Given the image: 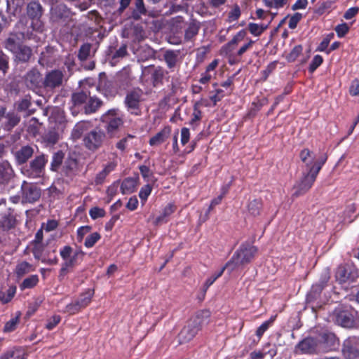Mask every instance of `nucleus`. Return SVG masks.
<instances>
[{
	"instance_id": "dca6fc26",
	"label": "nucleus",
	"mask_w": 359,
	"mask_h": 359,
	"mask_svg": "<svg viewBox=\"0 0 359 359\" xmlns=\"http://www.w3.org/2000/svg\"><path fill=\"white\" fill-rule=\"evenodd\" d=\"M247 36L245 29H241L238 32L232 39L221 48V54L231 55V52L234 51L238 44L243 41Z\"/></svg>"
},
{
	"instance_id": "a18cd8bd",
	"label": "nucleus",
	"mask_w": 359,
	"mask_h": 359,
	"mask_svg": "<svg viewBox=\"0 0 359 359\" xmlns=\"http://www.w3.org/2000/svg\"><path fill=\"white\" fill-rule=\"evenodd\" d=\"M276 318V315L272 316L268 320L264 322L256 330V336L261 338L264 332L272 325Z\"/></svg>"
},
{
	"instance_id": "4c0bfd02",
	"label": "nucleus",
	"mask_w": 359,
	"mask_h": 359,
	"mask_svg": "<svg viewBox=\"0 0 359 359\" xmlns=\"http://www.w3.org/2000/svg\"><path fill=\"white\" fill-rule=\"evenodd\" d=\"M35 268L29 262L23 261L17 264L15 270L18 278L23 277L27 273L34 271Z\"/></svg>"
},
{
	"instance_id": "f257e3e1",
	"label": "nucleus",
	"mask_w": 359,
	"mask_h": 359,
	"mask_svg": "<svg viewBox=\"0 0 359 359\" xmlns=\"http://www.w3.org/2000/svg\"><path fill=\"white\" fill-rule=\"evenodd\" d=\"M299 158L304 164L305 170L302 177L293 187L294 189L293 197H299L306 194L313 187L318 173L327 160V155L323 154L318 159L315 160L313 152L308 148L302 149L299 154Z\"/></svg>"
},
{
	"instance_id": "f8f14e48",
	"label": "nucleus",
	"mask_w": 359,
	"mask_h": 359,
	"mask_svg": "<svg viewBox=\"0 0 359 359\" xmlns=\"http://www.w3.org/2000/svg\"><path fill=\"white\" fill-rule=\"evenodd\" d=\"M22 202L33 203L41 197V189L36 186L23 182L22 187Z\"/></svg>"
},
{
	"instance_id": "de8ad7c7",
	"label": "nucleus",
	"mask_w": 359,
	"mask_h": 359,
	"mask_svg": "<svg viewBox=\"0 0 359 359\" xmlns=\"http://www.w3.org/2000/svg\"><path fill=\"white\" fill-rule=\"evenodd\" d=\"M18 348L16 347H13L11 349L7 350L5 351L0 356V359H25V354L16 355V351Z\"/></svg>"
},
{
	"instance_id": "c756f323",
	"label": "nucleus",
	"mask_w": 359,
	"mask_h": 359,
	"mask_svg": "<svg viewBox=\"0 0 359 359\" xmlns=\"http://www.w3.org/2000/svg\"><path fill=\"white\" fill-rule=\"evenodd\" d=\"M34 154V150L32 147L29 145L23 146L17 151L15 154V159L18 164L21 165L25 163L29 158H30Z\"/></svg>"
},
{
	"instance_id": "5701e85b",
	"label": "nucleus",
	"mask_w": 359,
	"mask_h": 359,
	"mask_svg": "<svg viewBox=\"0 0 359 359\" xmlns=\"http://www.w3.org/2000/svg\"><path fill=\"white\" fill-rule=\"evenodd\" d=\"M41 74L36 69L29 71L25 76V82L29 88H39L41 83Z\"/></svg>"
},
{
	"instance_id": "58836bf2",
	"label": "nucleus",
	"mask_w": 359,
	"mask_h": 359,
	"mask_svg": "<svg viewBox=\"0 0 359 359\" xmlns=\"http://www.w3.org/2000/svg\"><path fill=\"white\" fill-rule=\"evenodd\" d=\"M102 102L101 100L95 96H91L88 99V102L85 105V112L86 114L95 113L102 105Z\"/></svg>"
},
{
	"instance_id": "37998d69",
	"label": "nucleus",
	"mask_w": 359,
	"mask_h": 359,
	"mask_svg": "<svg viewBox=\"0 0 359 359\" xmlns=\"http://www.w3.org/2000/svg\"><path fill=\"white\" fill-rule=\"evenodd\" d=\"M199 107L200 103L198 102H196L194 105L192 117L189 121V125L192 126L193 129H195V128L198 126L197 122L200 121L202 118V111L199 109Z\"/></svg>"
},
{
	"instance_id": "7ed1b4c3",
	"label": "nucleus",
	"mask_w": 359,
	"mask_h": 359,
	"mask_svg": "<svg viewBox=\"0 0 359 359\" xmlns=\"http://www.w3.org/2000/svg\"><path fill=\"white\" fill-rule=\"evenodd\" d=\"M25 34L11 33L4 41V48L13 54L15 60L20 63L29 62L33 55L32 49L22 44Z\"/></svg>"
},
{
	"instance_id": "8fccbe9b",
	"label": "nucleus",
	"mask_w": 359,
	"mask_h": 359,
	"mask_svg": "<svg viewBox=\"0 0 359 359\" xmlns=\"http://www.w3.org/2000/svg\"><path fill=\"white\" fill-rule=\"evenodd\" d=\"M303 47L302 45L295 46L291 51L287 55L286 60L288 62H294L297 57L302 54Z\"/></svg>"
},
{
	"instance_id": "052dcab7",
	"label": "nucleus",
	"mask_w": 359,
	"mask_h": 359,
	"mask_svg": "<svg viewBox=\"0 0 359 359\" xmlns=\"http://www.w3.org/2000/svg\"><path fill=\"white\" fill-rule=\"evenodd\" d=\"M135 137V135H130V134H128V135L126 137H123L122 139H121L116 144V147L121 151H125V149H126L127 146H128V142L132 140V139H134Z\"/></svg>"
},
{
	"instance_id": "412c9836",
	"label": "nucleus",
	"mask_w": 359,
	"mask_h": 359,
	"mask_svg": "<svg viewBox=\"0 0 359 359\" xmlns=\"http://www.w3.org/2000/svg\"><path fill=\"white\" fill-rule=\"evenodd\" d=\"M329 278H325L323 280L312 285L310 291L306 295V302L308 303L314 302L320 297L321 293L326 286Z\"/></svg>"
},
{
	"instance_id": "864d4df0",
	"label": "nucleus",
	"mask_w": 359,
	"mask_h": 359,
	"mask_svg": "<svg viewBox=\"0 0 359 359\" xmlns=\"http://www.w3.org/2000/svg\"><path fill=\"white\" fill-rule=\"evenodd\" d=\"M77 166V162L74 159H68L65 161V165H64V172L65 173L66 176H71L74 170Z\"/></svg>"
},
{
	"instance_id": "680f3d73",
	"label": "nucleus",
	"mask_w": 359,
	"mask_h": 359,
	"mask_svg": "<svg viewBox=\"0 0 359 359\" xmlns=\"http://www.w3.org/2000/svg\"><path fill=\"white\" fill-rule=\"evenodd\" d=\"M106 212L103 208L99 207H93L89 210V215L93 219L104 217Z\"/></svg>"
},
{
	"instance_id": "a19ab883",
	"label": "nucleus",
	"mask_w": 359,
	"mask_h": 359,
	"mask_svg": "<svg viewBox=\"0 0 359 359\" xmlns=\"http://www.w3.org/2000/svg\"><path fill=\"white\" fill-rule=\"evenodd\" d=\"M65 158V153L59 150L55 152L52 156V161L50 163V170L52 171H57L62 165Z\"/></svg>"
},
{
	"instance_id": "bf43d9fd",
	"label": "nucleus",
	"mask_w": 359,
	"mask_h": 359,
	"mask_svg": "<svg viewBox=\"0 0 359 359\" xmlns=\"http://www.w3.org/2000/svg\"><path fill=\"white\" fill-rule=\"evenodd\" d=\"M229 268H230L229 266H226V263L225 265L219 270V271L215 273L210 277H209L206 280V287H210L217 278L222 276L225 269Z\"/></svg>"
},
{
	"instance_id": "9b49d317",
	"label": "nucleus",
	"mask_w": 359,
	"mask_h": 359,
	"mask_svg": "<svg viewBox=\"0 0 359 359\" xmlns=\"http://www.w3.org/2000/svg\"><path fill=\"white\" fill-rule=\"evenodd\" d=\"M47 161L48 159L44 155L36 156L30 162L29 168L25 170L27 175L31 178H38L42 176Z\"/></svg>"
},
{
	"instance_id": "4d7b16f0",
	"label": "nucleus",
	"mask_w": 359,
	"mask_h": 359,
	"mask_svg": "<svg viewBox=\"0 0 359 359\" xmlns=\"http://www.w3.org/2000/svg\"><path fill=\"white\" fill-rule=\"evenodd\" d=\"M86 253L81 249H77L71 258L68 260L69 265L75 266L79 260L82 261Z\"/></svg>"
},
{
	"instance_id": "1a4fd4ad",
	"label": "nucleus",
	"mask_w": 359,
	"mask_h": 359,
	"mask_svg": "<svg viewBox=\"0 0 359 359\" xmlns=\"http://www.w3.org/2000/svg\"><path fill=\"white\" fill-rule=\"evenodd\" d=\"M358 270L353 265L344 264L339 265L335 271L336 280L343 284L347 282L353 283L358 278Z\"/></svg>"
},
{
	"instance_id": "e433bc0d",
	"label": "nucleus",
	"mask_w": 359,
	"mask_h": 359,
	"mask_svg": "<svg viewBox=\"0 0 359 359\" xmlns=\"http://www.w3.org/2000/svg\"><path fill=\"white\" fill-rule=\"evenodd\" d=\"M200 30V25L196 21L191 22L184 31V40L192 41L198 35Z\"/></svg>"
},
{
	"instance_id": "473e14b6",
	"label": "nucleus",
	"mask_w": 359,
	"mask_h": 359,
	"mask_svg": "<svg viewBox=\"0 0 359 359\" xmlns=\"http://www.w3.org/2000/svg\"><path fill=\"white\" fill-rule=\"evenodd\" d=\"M135 7L133 8L130 18L134 20H139L142 15H146L147 10L145 7L144 0H135Z\"/></svg>"
},
{
	"instance_id": "3c124183",
	"label": "nucleus",
	"mask_w": 359,
	"mask_h": 359,
	"mask_svg": "<svg viewBox=\"0 0 359 359\" xmlns=\"http://www.w3.org/2000/svg\"><path fill=\"white\" fill-rule=\"evenodd\" d=\"M128 54L127 46L123 44L117 50H111V57L112 60H118L124 57Z\"/></svg>"
},
{
	"instance_id": "79ce46f5",
	"label": "nucleus",
	"mask_w": 359,
	"mask_h": 359,
	"mask_svg": "<svg viewBox=\"0 0 359 359\" xmlns=\"http://www.w3.org/2000/svg\"><path fill=\"white\" fill-rule=\"evenodd\" d=\"M20 312H18L15 317L7 321L4 327L3 332L5 333H9L15 331L20 323Z\"/></svg>"
},
{
	"instance_id": "6e6d98bb",
	"label": "nucleus",
	"mask_w": 359,
	"mask_h": 359,
	"mask_svg": "<svg viewBox=\"0 0 359 359\" xmlns=\"http://www.w3.org/2000/svg\"><path fill=\"white\" fill-rule=\"evenodd\" d=\"M152 191V187L147 184L143 186L139 192V197L142 203H144L147 201L149 195L151 194Z\"/></svg>"
},
{
	"instance_id": "f3484780",
	"label": "nucleus",
	"mask_w": 359,
	"mask_h": 359,
	"mask_svg": "<svg viewBox=\"0 0 359 359\" xmlns=\"http://www.w3.org/2000/svg\"><path fill=\"white\" fill-rule=\"evenodd\" d=\"M51 19L54 22H66L70 18V11L66 5L60 4L51 8Z\"/></svg>"
},
{
	"instance_id": "603ef678",
	"label": "nucleus",
	"mask_w": 359,
	"mask_h": 359,
	"mask_svg": "<svg viewBox=\"0 0 359 359\" xmlns=\"http://www.w3.org/2000/svg\"><path fill=\"white\" fill-rule=\"evenodd\" d=\"M323 62V57L320 55H316L312 59L309 67V73H313Z\"/></svg>"
},
{
	"instance_id": "4be33fe9",
	"label": "nucleus",
	"mask_w": 359,
	"mask_h": 359,
	"mask_svg": "<svg viewBox=\"0 0 359 359\" xmlns=\"http://www.w3.org/2000/svg\"><path fill=\"white\" fill-rule=\"evenodd\" d=\"M335 312V319L337 324L344 327H353L354 320L351 312L346 310H339Z\"/></svg>"
},
{
	"instance_id": "c9c22d12",
	"label": "nucleus",
	"mask_w": 359,
	"mask_h": 359,
	"mask_svg": "<svg viewBox=\"0 0 359 359\" xmlns=\"http://www.w3.org/2000/svg\"><path fill=\"white\" fill-rule=\"evenodd\" d=\"M93 295L94 290L87 289L85 292H82L79 295L78 299L75 300V302L82 310L87 307L90 304Z\"/></svg>"
},
{
	"instance_id": "b1692460",
	"label": "nucleus",
	"mask_w": 359,
	"mask_h": 359,
	"mask_svg": "<svg viewBox=\"0 0 359 359\" xmlns=\"http://www.w3.org/2000/svg\"><path fill=\"white\" fill-rule=\"evenodd\" d=\"M90 92L88 88H83L72 94L71 100L74 107H79L87 103Z\"/></svg>"
},
{
	"instance_id": "bb28decb",
	"label": "nucleus",
	"mask_w": 359,
	"mask_h": 359,
	"mask_svg": "<svg viewBox=\"0 0 359 359\" xmlns=\"http://www.w3.org/2000/svg\"><path fill=\"white\" fill-rule=\"evenodd\" d=\"M171 133L170 126H164L159 132L149 139V144L151 147L160 145L163 143Z\"/></svg>"
},
{
	"instance_id": "0e129e2a",
	"label": "nucleus",
	"mask_w": 359,
	"mask_h": 359,
	"mask_svg": "<svg viewBox=\"0 0 359 359\" xmlns=\"http://www.w3.org/2000/svg\"><path fill=\"white\" fill-rule=\"evenodd\" d=\"M241 14L240 7L238 5H235L232 10L228 14L229 22H231L238 20Z\"/></svg>"
},
{
	"instance_id": "49530a36",
	"label": "nucleus",
	"mask_w": 359,
	"mask_h": 359,
	"mask_svg": "<svg viewBox=\"0 0 359 359\" xmlns=\"http://www.w3.org/2000/svg\"><path fill=\"white\" fill-rule=\"evenodd\" d=\"M101 239V235L98 232H93L89 234L84 241V246L86 248H93L100 240Z\"/></svg>"
},
{
	"instance_id": "ddd939ff",
	"label": "nucleus",
	"mask_w": 359,
	"mask_h": 359,
	"mask_svg": "<svg viewBox=\"0 0 359 359\" xmlns=\"http://www.w3.org/2000/svg\"><path fill=\"white\" fill-rule=\"evenodd\" d=\"M318 348L316 336L306 337L295 346L296 352L301 353H320Z\"/></svg>"
},
{
	"instance_id": "338daca9",
	"label": "nucleus",
	"mask_w": 359,
	"mask_h": 359,
	"mask_svg": "<svg viewBox=\"0 0 359 359\" xmlns=\"http://www.w3.org/2000/svg\"><path fill=\"white\" fill-rule=\"evenodd\" d=\"M61 321V317L59 315H55L48 320L46 328L48 330L54 329Z\"/></svg>"
},
{
	"instance_id": "aec40b11",
	"label": "nucleus",
	"mask_w": 359,
	"mask_h": 359,
	"mask_svg": "<svg viewBox=\"0 0 359 359\" xmlns=\"http://www.w3.org/2000/svg\"><path fill=\"white\" fill-rule=\"evenodd\" d=\"M254 43L255 41L251 39H248V42L241 46L236 52L232 51L231 55H224L228 57L229 64L233 65L241 62L243 55L248 50L252 48Z\"/></svg>"
},
{
	"instance_id": "69168bd1",
	"label": "nucleus",
	"mask_w": 359,
	"mask_h": 359,
	"mask_svg": "<svg viewBox=\"0 0 359 359\" xmlns=\"http://www.w3.org/2000/svg\"><path fill=\"white\" fill-rule=\"evenodd\" d=\"M119 182L120 180H116L107 188V195L109 197V201L112 200L113 198L116 195Z\"/></svg>"
},
{
	"instance_id": "4468645a",
	"label": "nucleus",
	"mask_w": 359,
	"mask_h": 359,
	"mask_svg": "<svg viewBox=\"0 0 359 359\" xmlns=\"http://www.w3.org/2000/svg\"><path fill=\"white\" fill-rule=\"evenodd\" d=\"M63 73L58 69L52 70L48 72L43 81L44 88L53 89L60 87L62 83Z\"/></svg>"
},
{
	"instance_id": "cd10ccee",
	"label": "nucleus",
	"mask_w": 359,
	"mask_h": 359,
	"mask_svg": "<svg viewBox=\"0 0 359 359\" xmlns=\"http://www.w3.org/2000/svg\"><path fill=\"white\" fill-rule=\"evenodd\" d=\"M14 176L11 164L5 161L0 163V184H6Z\"/></svg>"
},
{
	"instance_id": "774afa93",
	"label": "nucleus",
	"mask_w": 359,
	"mask_h": 359,
	"mask_svg": "<svg viewBox=\"0 0 359 359\" xmlns=\"http://www.w3.org/2000/svg\"><path fill=\"white\" fill-rule=\"evenodd\" d=\"M338 37H344L349 31L348 25L344 22L338 25L334 29Z\"/></svg>"
},
{
	"instance_id": "9d476101",
	"label": "nucleus",
	"mask_w": 359,
	"mask_h": 359,
	"mask_svg": "<svg viewBox=\"0 0 359 359\" xmlns=\"http://www.w3.org/2000/svg\"><path fill=\"white\" fill-rule=\"evenodd\" d=\"M341 354L344 359H359V337L350 336L343 341Z\"/></svg>"
},
{
	"instance_id": "a211bd4d",
	"label": "nucleus",
	"mask_w": 359,
	"mask_h": 359,
	"mask_svg": "<svg viewBox=\"0 0 359 359\" xmlns=\"http://www.w3.org/2000/svg\"><path fill=\"white\" fill-rule=\"evenodd\" d=\"M98 88L107 97H114L118 93L119 90H121L114 79L101 81Z\"/></svg>"
},
{
	"instance_id": "2f4dec72",
	"label": "nucleus",
	"mask_w": 359,
	"mask_h": 359,
	"mask_svg": "<svg viewBox=\"0 0 359 359\" xmlns=\"http://www.w3.org/2000/svg\"><path fill=\"white\" fill-rule=\"evenodd\" d=\"M168 72L162 67H156L151 74V79L154 87H158L163 84V79Z\"/></svg>"
},
{
	"instance_id": "6ab92c4d",
	"label": "nucleus",
	"mask_w": 359,
	"mask_h": 359,
	"mask_svg": "<svg viewBox=\"0 0 359 359\" xmlns=\"http://www.w3.org/2000/svg\"><path fill=\"white\" fill-rule=\"evenodd\" d=\"M114 80L121 90H126L128 87L131 86L132 76L130 68L128 67H123L116 74Z\"/></svg>"
},
{
	"instance_id": "39448f33",
	"label": "nucleus",
	"mask_w": 359,
	"mask_h": 359,
	"mask_svg": "<svg viewBox=\"0 0 359 359\" xmlns=\"http://www.w3.org/2000/svg\"><path fill=\"white\" fill-rule=\"evenodd\" d=\"M101 121L105 124V129L111 137L124 123L122 116L119 115L118 109L108 110L101 116Z\"/></svg>"
},
{
	"instance_id": "09e8293b",
	"label": "nucleus",
	"mask_w": 359,
	"mask_h": 359,
	"mask_svg": "<svg viewBox=\"0 0 359 359\" xmlns=\"http://www.w3.org/2000/svg\"><path fill=\"white\" fill-rule=\"evenodd\" d=\"M15 292H16V287H15V286L10 287L7 290L6 292H4L2 291L1 297H0V302L2 304H7V303L10 302L12 300V299L14 297Z\"/></svg>"
},
{
	"instance_id": "5fc2aeb1",
	"label": "nucleus",
	"mask_w": 359,
	"mask_h": 359,
	"mask_svg": "<svg viewBox=\"0 0 359 359\" xmlns=\"http://www.w3.org/2000/svg\"><path fill=\"white\" fill-rule=\"evenodd\" d=\"M9 69V57L0 50V71L6 74Z\"/></svg>"
},
{
	"instance_id": "7c9ffc66",
	"label": "nucleus",
	"mask_w": 359,
	"mask_h": 359,
	"mask_svg": "<svg viewBox=\"0 0 359 359\" xmlns=\"http://www.w3.org/2000/svg\"><path fill=\"white\" fill-rule=\"evenodd\" d=\"M16 223V219L13 211L11 208L6 213H4L0 218V226L4 230H9L13 228Z\"/></svg>"
},
{
	"instance_id": "72a5a7b5",
	"label": "nucleus",
	"mask_w": 359,
	"mask_h": 359,
	"mask_svg": "<svg viewBox=\"0 0 359 359\" xmlns=\"http://www.w3.org/2000/svg\"><path fill=\"white\" fill-rule=\"evenodd\" d=\"M179 50H167L163 54L164 61L170 70H172L178 62Z\"/></svg>"
},
{
	"instance_id": "6e6552de",
	"label": "nucleus",
	"mask_w": 359,
	"mask_h": 359,
	"mask_svg": "<svg viewBox=\"0 0 359 359\" xmlns=\"http://www.w3.org/2000/svg\"><path fill=\"white\" fill-rule=\"evenodd\" d=\"M105 140V133L97 128L87 133L83 139V142L84 146L88 150L95 151L102 146Z\"/></svg>"
},
{
	"instance_id": "0eeeda50",
	"label": "nucleus",
	"mask_w": 359,
	"mask_h": 359,
	"mask_svg": "<svg viewBox=\"0 0 359 359\" xmlns=\"http://www.w3.org/2000/svg\"><path fill=\"white\" fill-rule=\"evenodd\" d=\"M143 91L137 88L129 91L125 97L124 104L127 111L132 115L140 116L142 114L140 103L142 101Z\"/></svg>"
},
{
	"instance_id": "c85d7f7f",
	"label": "nucleus",
	"mask_w": 359,
	"mask_h": 359,
	"mask_svg": "<svg viewBox=\"0 0 359 359\" xmlns=\"http://www.w3.org/2000/svg\"><path fill=\"white\" fill-rule=\"evenodd\" d=\"M6 121L2 124L3 129L6 131H11L20 121V116L15 111H9L5 116Z\"/></svg>"
},
{
	"instance_id": "f03ea898",
	"label": "nucleus",
	"mask_w": 359,
	"mask_h": 359,
	"mask_svg": "<svg viewBox=\"0 0 359 359\" xmlns=\"http://www.w3.org/2000/svg\"><path fill=\"white\" fill-rule=\"evenodd\" d=\"M211 312L208 309L196 311L194 316L187 320L184 326L178 334L180 344L191 341L201 332L205 325L210 321Z\"/></svg>"
},
{
	"instance_id": "20e7f679",
	"label": "nucleus",
	"mask_w": 359,
	"mask_h": 359,
	"mask_svg": "<svg viewBox=\"0 0 359 359\" xmlns=\"http://www.w3.org/2000/svg\"><path fill=\"white\" fill-rule=\"evenodd\" d=\"M257 252V247L246 243H242L233 253L231 258L226 262V266H229L231 272L239 265L250 263L255 259Z\"/></svg>"
},
{
	"instance_id": "e2e57ef3",
	"label": "nucleus",
	"mask_w": 359,
	"mask_h": 359,
	"mask_svg": "<svg viewBox=\"0 0 359 359\" xmlns=\"http://www.w3.org/2000/svg\"><path fill=\"white\" fill-rule=\"evenodd\" d=\"M92 230V226L89 225L82 226L77 229L76 231V237L79 242L82 241L84 236L90 232Z\"/></svg>"
},
{
	"instance_id": "ea45409f",
	"label": "nucleus",
	"mask_w": 359,
	"mask_h": 359,
	"mask_svg": "<svg viewBox=\"0 0 359 359\" xmlns=\"http://www.w3.org/2000/svg\"><path fill=\"white\" fill-rule=\"evenodd\" d=\"M39 282V276L36 274L30 275L23 280L19 285L20 290L34 288Z\"/></svg>"
},
{
	"instance_id": "f704fd0d",
	"label": "nucleus",
	"mask_w": 359,
	"mask_h": 359,
	"mask_svg": "<svg viewBox=\"0 0 359 359\" xmlns=\"http://www.w3.org/2000/svg\"><path fill=\"white\" fill-rule=\"evenodd\" d=\"M27 13L31 19L38 20L42 15L43 8L39 2L31 1L27 5Z\"/></svg>"
},
{
	"instance_id": "423d86ee",
	"label": "nucleus",
	"mask_w": 359,
	"mask_h": 359,
	"mask_svg": "<svg viewBox=\"0 0 359 359\" xmlns=\"http://www.w3.org/2000/svg\"><path fill=\"white\" fill-rule=\"evenodd\" d=\"M318 350L327 353L336 350L339 346V339L334 332L324 330L316 335Z\"/></svg>"
},
{
	"instance_id": "13d9d810",
	"label": "nucleus",
	"mask_w": 359,
	"mask_h": 359,
	"mask_svg": "<svg viewBox=\"0 0 359 359\" xmlns=\"http://www.w3.org/2000/svg\"><path fill=\"white\" fill-rule=\"evenodd\" d=\"M266 103L267 100L266 98L258 100L257 101H254L252 103V107L250 109V114L255 116Z\"/></svg>"
},
{
	"instance_id": "a878e982",
	"label": "nucleus",
	"mask_w": 359,
	"mask_h": 359,
	"mask_svg": "<svg viewBox=\"0 0 359 359\" xmlns=\"http://www.w3.org/2000/svg\"><path fill=\"white\" fill-rule=\"evenodd\" d=\"M263 201L261 198L249 200L246 208L248 213L252 217H257L261 215L263 210Z\"/></svg>"
},
{
	"instance_id": "2eb2a0df",
	"label": "nucleus",
	"mask_w": 359,
	"mask_h": 359,
	"mask_svg": "<svg viewBox=\"0 0 359 359\" xmlns=\"http://www.w3.org/2000/svg\"><path fill=\"white\" fill-rule=\"evenodd\" d=\"M247 36L245 29H241L238 32L232 39L221 48V54L231 55V52L234 51L238 44L243 41Z\"/></svg>"
},
{
	"instance_id": "393cba45",
	"label": "nucleus",
	"mask_w": 359,
	"mask_h": 359,
	"mask_svg": "<svg viewBox=\"0 0 359 359\" xmlns=\"http://www.w3.org/2000/svg\"><path fill=\"white\" fill-rule=\"evenodd\" d=\"M139 182L138 175L125 178L121 184V192L122 194H130L136 191Z\"/></svg>"
},
{
	"instance_id": "c03bdc74",
	"label": "nucleus",
	"mask_w": 359,
	"mask_h": 359,
	"mask_svg": "<svg viewBox=\"0 0 359 359\" xmlns=\"http://www.w3.org/2000/svg\"><path fill=\"white\" fill-rule=\"evenodd\" d=\"M91 47L92 46L89 43H83L80 46L77 55L78 59L80 61L83 62L88 58L90 53Z\"/></svg>"
}]
</instances>
